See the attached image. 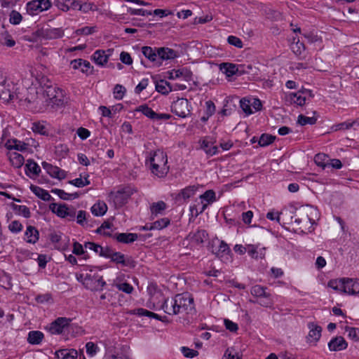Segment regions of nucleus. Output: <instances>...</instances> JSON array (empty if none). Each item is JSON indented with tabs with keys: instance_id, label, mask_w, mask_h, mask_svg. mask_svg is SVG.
<instances>
[{
	"instance_id": "50",
	"label": "nucleus",
	"mask_w": 359,
	"mask_h": 359,
	"mask_svg": "<svg viewBox=\"0 0 359 359\" xmlns=\"http://www.w3.org/2000/svg\"><path fill=\"white\" fill-rule=\"evenodd\" d=\"M97 31V27L96 26H86L81 28L77 29L75 31V34L76 35H83L88 36L90 35Z\"/></svg>"
},
{
	"instance_id": "32",
	"label": "nucleus",
	"mask_w": 359,
	"mask_h": 359,
	"mask_svg": "<svg viewBox=\"0 0 359 359\" xmlns=\"http://www.w3.org/2000/svg\"><path fill=\"white\" fill-rule=\"evenodd\" d=\"M288 100L290 102L295 104L298 106H303L305 104L306 97L304 92L298 91L297 93H290L287 95Z\"/></svg>"
},
{
	"instance_id": "53",
	"label": "nucleus",
	"mask_w": 359,
	"mask_h": 359,
	"mask_svg": "<svg viewBox=\"0 0 359 359\" xmlns=\"http://www.w3.org/2000/svg\"><path fill=\"white\" fill-rule=\"evenodd\" d=\"M166 208V204L163 201L154 203L151 206V212L153 215H158Z\"/></svg>"
},
{
	"instance_id": "18",
	"label": "nucleus",
	"mask_w": 359,
	"mask_h": 359,
	"mask_svg": "<svg viewBox=\"0 0 359 359\" xmlns=\"http://www.w3.org/2000/svg\"><path fill=\"white\" fill-rule=\"evenodd\" d=\"M308 328L309 332L307 336V342L316 345L321 337L322 328L314 323H309Z\"/></svg>"
},
{
	"instance_id": "60",
	"label": "nucleus",
	"mask_w": 359,
	"mask_h": 359,
	"mask_svg": "<svg viewBox=\"0 0 359 359\" xmlns=\"http://www.w3.org/2000/svg\"><path fill=\"white\" fill-rule=\"evenodd\" d=\"M87 217H90V215L86 211L79 210L77 215L76 214L75 218H76V222L79 224L84 226L87 224Z\"/></svg>"
},
{
	"instance_id": "55",
	"label": "nucleus",
	"mask_w": 359,
	"mask_h": 359,
	"mask_svg": "<svg viewBox=\"0 0 359 359\" xmlns=\"http://www.w3.org/2000/svg\"><path fill=\"white\" fill-rule=\"evenodd\" d=\"M127 12L133 15L148 16L152 14V11H147L142 8H133L131 7L127 8Z\"/></svg>"
},
{
	"instance_id": "26",
	"label": "nucleus",
	"mask_w": 359,
	"mask_h": 359,
	"mask_svg": "<svg viewBox=\"0 0 359 359\" xmlns=\"http://www.w3.org/2000/svg\"><path fill=\"white\" fill-rule=\"evenodd\" d=\"M281 216L283 224H289L290 222L289 219L287 217V212H278L273 209L266 213V217L271 221L280 224Z\"/></svg>"
},
{
	"instance_id": "1",
	"label": "nucleus",
	"mask_w": 359,
	"mask_h": 359,
	"mask_svg": "<svg viewBox=\"0 0 359 359\" xmlns=\"http://www.w3.org/2000/svg\"><path fill=\"white\" fill-rule=\"evenodd\" d=\"M145 165L151 174L158 178H164L170 170L167 154L160 149L147 152Z\"/></svg>"
},
{
	"instance_id": "33",
	"label": "nucleus",
	"mask_w": 359,
	"mask_h": 359,
	"mask_svg": "<svg viewBox=\"0 0 359 359\" xmlns=\"http://www.w3.org/2000/svg\"><path fill=\"white\" fill-rule=\"evenodd\" d=\"M90 210L93 215L101 217L107 212V205L104 201H98L91 207Z\"/></svg>"
},
{
	"instance_id": "52",
	"label": "nucleus",
	"mask_w": 359,
	"mask_h": 359,
	"mask_svg": "<svg viewBox=\"0 0 359 359\" xmlns=\"http://www.w3.org/2000/svg\"><path fill=\"white\" fill-rule=\"evenodd\" d=\"M88 177L89 175H87L86 177H84L83 178H82L81 177L76 178L74 180H70L69 183L76 187L81 188L90 184V182L88 180Z\"/></svg>"
},
{
	"instance_id": "43",
	"label": "nucleus",
	"mask_w": 359,
	"mask_h": 359,
	"mask_svg": "<svg viewBox=\"0 0 359 359\" xmlns=\"http://www.w3.org/2000/svg\"><path fill=\"white\" fill-rule=\"evenodd\" d=\"M266 287L259 285H254L250 289V293L252 296L262 298V297H268L269 293L266 292Z\"/></svg>"
},
{
	"instance_id": "12",
	"label": "nucleus",
	"mask_w": 359,
	"mask_h": 359,
	"mask_svg": "<svg viewBox=\"0 0 359 359\" xmlns=\"http://www.w3.org/2000/svg\"><path fill=\"white\" fill-rule=\"evenodd\" d=\"M215 140L210 136H205L198 141L199 149L203 150L208 156H212L219 153L218 147L215 145Z\"/></svg>"
},
{
	"instance_id": "62",
	"label": "nucleus",
	"mask_w": 359,
	"mask_h": 359,
	"mask_svg": "<svg viewBox=\"0 0 359 359\" xmlns=\"http://www.w3.org/2000/svg\"><path fill=\"white\" fill-rule=\"evenodd\" d=\"M181 352L183 355L186 358H193L198 355V352L194 349L189 348L186 346H182L180 348Z\"/></svg>"
},
{
	"instance_id": "9",
	"label": "nucleus",
	"mask_w": 359,
	"mask_h": 359,
	"mask_svg": "<svg viewBox=\"0 0 359 359\" xmlns=\"http://www.w3.org/2000/svg\"><path fill=\"white\" fill-rule=\"evenodd\" d=\"M177 311L179 313H191L194 311V298L189 293L177 294Z\"/></svg>"
},
{
	"instance_id": "40",
	"label": "nucleus",
	"mask_w": 359,
	"mask_h": 359,
	"mask_svg": "<svg viewBox=\"0 0 359 359\" xmlns=\"http://www.w3.org/2000/svg\"><path fill=\"white\" fill-rule=\"evenodd\" d=\"M208 234L205 230H198L194 233H189L190 240L196 243H203L206 239Z\"/></svg>"
},
{
	"instance_id": "20",
	"label": "nucleus",
	"mask_w": 359,
	"mask_h": 359,
	"mask_svg": "<svg viewBox=\"0 0 359 359\" xmlns=\"http://www.w3.org/2000/svg\"><path fill=\"white\" fill-rule=\"evenodd\" d=\"M328 348L330 351H341L345 350L348 346V343L343 337L339 336L333 337L328 342Z\"/></svg>"
},
{
	"instance_id": "45",
	"label": "nucleus",
	"mask_w": 359,
	"mask_h": 359,
	"mask_svg": "<svg viewBox=\"0 0 359 359\" xmlns=\"http://www.w3.org/2000/svg\"><path fill=\"white\" fill-rule=\"evenodd\" d=\"M9 159L12 165L15 168H20L24 163V157L17 152L11 153Z\"/></svg>"
},
{
	"instance_id": "29",
	"label": "nucleus",
	"mask_w": 359,
	"mask_h": 359,
	"mask_svg": "<svg viewBox=\"0 0 359 359\" xmlns=\"http://www.w3.org/2000/svg\"><path fill=\"white\" fill-rule=\"evenodd\" d=\"M158 60L161 62L163 60H172L177 57V52L169 48H158Z\"/></svg>"
},
{
	"instance_id": "47",
	"label": "nucleus",
	"mask_w": 359,
	"mask_h": 359,
	"mask_svg": "<svg viewBox=\"0 0 359 359\" xmlns=\"http://www.w3.org/2000/svg\"><path fill=\"white\" fill-rule=\"evenodd\" d=\"M328 156L325 154H318L314 157L315 163L323 169L327 168Z\"/></svg>"
},
{
	"instance_id": "7",
	"label": "nucleus",
	"mask_w": 359,
	"mask_h": 359,
	"mask_svg": "<svg viewBox=\"0 0 359 359\" xmlns=\"http://www.w3.org/2000/svg\"><path fill=\"white\" fill-rule=\"evenodd\" d=\"M49 209L57 217L65 218L69 221H74L76 217V210L73 207H69L65 204L50 203Z\"/></svg>"
},
{
	"instance_id": "10",
	"label": "nucleus",
	"mask_w": 359,
	"mask_h": 359,
	"mask_svg": "<svg viewBox=\"0 0 359 359\" xmlns=\"http://www.w3.org/2000/svg\"><path fill=\"white\" fill-rule=\"evenodd\" d=\"M16 90L17 88L13 83L4 80L0 82V99L5 102L19 99Z\"/></svg>"
},
{
	"instance_id": "63",
	"label": "nucleus",
	"mask_w": 359,
	"mask_h": 359,
	"mask_svg": "<svg viewBox=\"0 0 359 359\" xmlns=\"http://www.w3.org/2000/svg\"><path fill=\"white\" fill-rule=\"evenodd\" d=\"M116 287L126 294H131L134 290L133 287L128 283H117Z\"/></svg>"
},
{
	"instance_id": "24",
	"label": "nucleus",
	"mask_w": 359,
	"mask_h": 359,
	"mask_svg": "<svg viewBox=\"0 0 359 359\" xmlns=\"http://www.w3.org/2000/svg\"><path fill=\"white\" fill-rule=\"evenodd\" d=\"M57 359H77L78 351L74 348H62L54 353Z\"/></svg>"
},
{
	"instance_id": "14",
	"label": "nucleus",
	"mask_w": 359,
	"mask_h": 359,
	"mask_svg": "<svg viewBox=\"0 0 359 359\" xmlns=\"http://www.w3.org/2000/svg\"><path fill=\"white\" fill-rule=\"evenodd\" d=\"M92 270H90V273H85L86 274V287L91 290H101L106 284L102 276L97 273H91Z\"/></svg>"
},
{
	"instance_id": "54",
	"label": "nucleus",
	"mask_w": 359,
	"mask_h": 359,
	"mask_svg": "<svg viewBox=\"0 0 359 359\" xmlns=\"http://www.w3.org/2000/svg\"><path fill=\"white\" fill-rule=\"evenodd\" d=\"M86 353L90 358L95 356L100 350L98 346L92 341L86 343Z\"/></svg>"
},
{
	"instance_id": "35",
	"label": "nucleus",
	"mask_w": 359,
	"mask_h": 359,
	"mask_svg": "<svg viewBox=\"0 0 359 359\" xmlns=\"http://www.w3.org/2000/svg\"><path fill=\"white\" fill-rule=\"evenodd\" d=\"M156 90L163 94L167 95L173 90L172 85L165 80H160L156 83Z\"/></svg>"
},
{
	"instance_id": "23",
	"label": "nucleus",
	"mask_w": 359,
	"mask_h": 359,
	"mask_svg": "<svg viewBox=\"0 0 359 359\" xmlns=\"http://www.w3.org/2000/svg\"><path fill=\"white\" fill-rule=\"evenodd\" d=\"M168 78L171 80L181 79L184 81H188L191 77L190 72L186 68L172 69L168 72Z\"/></svg>"
},
{
	"instance_id": "39",
	"label": "nucleus",
	"mask_w": 359,
	"mask_h": 359,
	"mask_svg": "<svg viewBox=\"0 0 359 359\" xmlns=\"http://www.w3.org/2000/svg\"><path fill=\"white\" fill-rule=\"evenodd\" d=\"M43 337V333L40 331H30L28 333L27 341L31 344H39Z\"/></svg>"
},
{
	"instance_id": "61",
	"label": "nucleus",
	"mask_w": 359,
	"mask_h": 359,
	"mask_svg": "<svg viewBox=\"0 0 359 359\" xmlns=\"http://www.w3.org/2000/svg\"><path fill=\"white\" fill-rule=\"evenodd\" d=\"M9 22L12 25H18L21 22L22 17L21 14L16 11H12L9 15Z\"/></svg>"
},
{
	"instance_id": "48",
	"label": "nucleus",
	"mask_w": 359,
	"mask_h": 359,
	"mask_svg": "<svg viewBox=\"0 0 359 359\" xmlns=\"http://www.w3.org/2000/svg\"><path fill=\"white\" fill-rule=\"evenodd\" d=\"M291 49L296 55H301L305 50V46L299 39L296 41L294 38V42L291 44Z\"/></svg>"
},
{
	"instance_id": "25",
	"label": "nucleus",
	"mask_w": 359,
	"mask_h": 359,
	"mask_svg": "<svg viewBox=\"0 0 359 359\" xmlns=\"http://www.w3.org/2000/svg\"><path fill=\"white\" fill-rule=\"evenodd\" d=\"M248 253L253 259H263L265 257L266 248L262 247L259 244L248 245Z\"/></svg>"
},
{
	"instance_id": "8",
	"label": "nucleus",
	"mask_w": 359,
	"mask_h": 359,
	"mask_svg": "<svg viewBox=\"0 0 359 359\" xmlns=\"http://www.w3.org/2000/svg\"><path fill=\"white\" fill-rule=\"evenodd\" d=\"M191 105L186 98H177L171 104V111L180 118H186L191 114Z\"/></svg>"
},
{
	"instance_id": "38",
	"label": "nucleus",
	"mask_w": 359,
	"mask_h": 359,
	"mask_svg": "<svg viewBox=\"0 0 359 359\" xmlns=\"http://www.w3.org/2000/svg\"><path fill=\"white\" fill-rule=\"evenodd\" d=\"M50 192L56 194L60 198L66 201L75 199L79 197V194L77 193L69 194L65 192L64 190L59 189H52Z\"/></svg>"
},
{
	"instance_id": "22",
	"label": "nucleus",
	"mask_w": 359,
	"mask_h": 359,
	"mask_svg": "<svg viewBox=\"0 0 359 359\" xmlns=\"http://www.w3.org/2000/svg\"><path fill=\"white\" fill-rule=\"evenodd\" d=\"M55 6L62 11H68L70 8H81L80 3L76 0H55Z\"/></svg>"
},
{
	"instance_id": "37",
	"label": "nucleus",
	"mask_w": 359,
	"mask_h": 359,
	"mask_svg": "<svg viewBox=\"0 0 359 359\" xmlns=\"http://www.w3.org/2000/svg\"><path fill=\"white\" fill-rule=\"evenodd\" d=\"M116 238L120 243H130L137 240V235L133 233H120L116 235Z\"/></svg>"
},
{
	"instance_id": "28",
	"label": "nucleus",
	"mask_w": 359,
	"mask_h": 359,
	"mask_svg": "<svg viewBox=\"0 0 359 359\" xmlns=\"http://www.w3.org/2000/svg\"><path fill=\"white\" fill-rule=\"evenodd\" d=\"M50 241L54 244L55 248L59 250H65L67 248V241L62 239L60 233H53L50 234Z\"/></svg>"
},
{
	"instance_id": "36",
	"label": "nucleus",
	"mask_w": 359,
	"mask_h": 359,
	"mask_svg": "<svg viewBox=\"0 0 359 359\" xmlns=\"http://www.w3.org/2000/svg\"><path fill=\"white\" fill-rule=\"evenodd\" d=\"M219 69L228 77L235 75L238 70V67L236 65L228 62L220 64Z\"/></svg>"
},
{
	"instance_id": "19",
	"label": "nucleus",
	"mask_w": 359,
	"mask_h": 359,
	"mask_svg": "<svg viewBox=\"0 0 359 359\" xmlns=\"http://www.w3.org/2000/svg\"><path fill=\"white\" fill-rule=\"evenodd\" d=\"M177 294L171 299H165L161 305V309L168 315H177Z\"/></svg>"
},
{
	"instance_id": "21",
	"label": "nucleus",
	"mask_w": 359,
	"mask_h": 359,
	"mask_svg": "<svg viewBox=\"0 0 359 359\" xmlns=\"http://www.w3.org/2000/svg\"><path fill=\"white\" fill-rule=\"evenodd\" d=\"M142 53L154 66L159 67L161 65V62L158 60V50L156 51L149 46H143L142 48Z\"/></svg>"
},
{
	"instance_id": "13",
	"label": "nucleus",
	"mask_w": 359,
	"mask_h": 359,
	"mask_svg": "<svg viewBox=\"0 0 359 359\" xmlns=\"http://www.w3.org/2000/svg\"><path fill=\"white\" fill-rule=\"evenodd\" d=\"M134 112H141L147 118L151 120H169L171 115L169 114H157L147 104H144L138 106L134 109Z\"/></svg>"
},
{
	"instance_id": "41",
	"label": "nucleus",
	"mask_w": 359,
	"mask_h": 359,
	"mask_svg": "<svg viewBox=\"0 0 359 359\" xmlns=\"http://www.w3.org/2000/svg\"><path fill=\"white\" fill-rule=\"evenodd\" d=\"M170 220L168 218H161L149 224V227L147 228V229L161 230L167 227L170 224Z\"/></svg>"
},
{
	"instance_id": "3",
	"label": "nucleus",
	"mask_w": 359,
	"mask_h": 359,
	"mask_svg": "<svg viewBox=\"0 0 359 359\" xmlns=\"http://www.w3.org/2000/svg\"><path fill=\"white\" fill-rule=\"evenodd\" d=\"M68 102L65 92L56 86L46 85V107L53 111L62 110Z\"/></svg>"
},
{
	"instance_id": "30",
	"label": "nucleus",
	"mask_w": 359,
	"mask_h": 359,
	"mask_svg": "<svg viewBox=\"0 0 359 359\" xmlns=\"http://www.w3.org/2000/svg\"><path fill=\"white\" fill-rule=\"evenodd\" d=\"M44 0H33L27 4V12L31 15H36L43 11L41 6L42 1Z\"/></svg>"
},
{
	"instance_id": "58",
	"label": "nucleus",
	"mask_w": 359,
	"mask_h": 359,
	"mask_svg": "<svg viewBox=\"0 0 359 359\" xmlns=\"http://www.w3.org/2000/svg\"><path fill=\"white\" fill-rule=\"evenodd\" d=\"M32 125L31 129L34 133L45 135V126L43 121H35Z\"/></svg>"
},
{
	"instance_id": "49",
	"label": "nucleus",
	"mask_w": 359,
	"mask_h": 359,
	"mask_svg": "<svg viewBox=\"0 0 359 359\" xmlns=\"http://www.w3.org/2000/svg\"><path fill=\"white\" fill-rule=\"evenodd\" d=\"M275 140V137L269 134H262L258 140V144L260 147H264L272 144Z\"/></svg>"
},
{
	"instance_id": "42",
	"label": "nucleus",
	"mask_w": 359,
	"mask_h": 359,
	"mask_svg": "<svg viewBox=\"0 0 359 359\" xmlns=\"http://www.w3.org/2000/svg\"><path fill=\"white\" fill-rule=\"evenodd\" d=\"M134 314H136L139 316H147L149 318H155L156 320L163 321V318L159 316L158 314H156L155 313H153L151 311H149L145 309L139 308L133 311Z\"/></svg>"
},
{
	"instance_id": "46",
	"label": "nucleus",
	"mask_w": 359,
	"mask_h": 359,
	"mask_svg": "<svg viewBox=\"0 0 359 359\" xmlns=\"http://www.w3.org/2000/svg\"><path fill=\"white\" fill-rule=\"evenodd\" d=\"M64 34L63 30L60 28L46 27V39H53L61 38Z\"/></svg>"
},
{
	"instance_id": "44",
	"label": "nucleus",
	"mask_w": 359,
	"mask_h": 359,
	"mask_svg": "<svg viewBox=\"0 0 359 359\" xmlns=\"http://www.w3.org/2000/svg\"><path fill=\"white\" fill-rule=\"evenodd\" d=\"M25 168L26 172H29V175L32 174L33 175H37L41 171V168L39 165L32 160H27Z\"/></svg>"
},
{
	"instance_id": "11",
	"label": "nucleus",
	"mask_w": 359,
	"mask_h": 359,
	"mask_svg": "<svg viewBox=\"0 0 359 359\" xmlns=\"http://www.w3.org/2000/svg\"><path fill=\"white\" fill-rule=\"evenodd\" d=\"M136 192V189L132 187H124L114 194L113 199L116 205H125L131 196Z\"/></svg>"
},
{
	"instance_id": "59",
	"label": "nucleus",
	"mask_w": 359,
	"mask_h": 359,
	"mask_svg": "<svg viewBox=\"0 0 359 359\" xmlns=\"http://www.w3.org/2000/svg\"><path fill=\"white\" fill-rule=\"evenodd\" d=\"M126 88L121 85L117 84L115 86L114 88V97L116 100H122L125 93H126Z\"/></svg>"
},
{
	"instance_id": "17",
	"label": "nucleus",
	"mask_w": 359,
	"mask_h": 359,
	"mask_svg": "<svg viewBox=\"0 0 359 359\" xmlns=\"http://www.w3.org/2000/svg\"><path fill=\"white\" fill-rule=\"evenodd\" d=\"M70 65L74 69H81V72L86 75L93 74L94 67L89 61L83 59H75L71 61Z\"/></svg>"
},
{
	"instance_id": "15",
	"label": "nucleus",
	"mask_w": 359,
	"mask_h": 359,
	"mask_svg": "<svg viewBox=\"0 0 359 359\" xmlns=\"http://www.w3.org/2000/svg\"><path fill=\"white\" fill-rule=\"evenodd\" d=\"M72 321L71 318L59 317L52 322L48 327V332L51 334H62L67 329Z\"/></svg>"
},
{
	"instance_id": "51",
	"label": "nucleus",
	"mask_w": 359,
	"mask_h": 359,
	"mask_svg": "<svg viewBox=\"0 0 359 359\" xmlns=\"http://www.w3.org/2000/svg\"><path fill=\"white\" fill-rule=\"evenodd\" d=\"M7 148L8 149H15L18 151H24L27 149V144L24 142L18 141L17 140H13L12 142L9 141L6 144Z\"/></svg>"
},
{
	"instance_id": "34",
	"label": "nucleus",
	"mask_w": 359,
	"mask_h": 359,
	"mask_svg": "<svg viewBox=\"0 0 359 359\" xmlns=\"http://www.w3.org/2000/svg\"><path fill=\"white\" fill-rule=\"evenodd\" d=\"M27 243H35L39 240V231L32 226H27L25 233Z\"/></svg>"
},
{
	"instance_id": "56",
	"label": "nucleus",
	"mask_w": 359,
	"mask_h": 359,
	"mask_svg": "<svg viewBox=\"0 0 359 359\" xmlns=\"http://www.w3.org/2000/svg\"><path fill=\"white\" fill-rule=\"evenodd\" d=\"M317 118L314 116L308 117L302 114L299 115L297 122L301 126L313 125L316 123Z\"/></svg>"
},
{
	"instance_id": "2",
	"label": "nucleus",
	"mask_w": 359,
	"mask_h": 359,
	"mask_svg": "<svg viewBox=\"0 0 359 359\" xmlns=\"http://www.w3.org/2000/svg\"><path fill=\"white\" fill-rule=\"evenodd\" d=\"M318 216L316 208L311 205L302 206L297 210L293 215H290V224L294 222L297 225L303 224L305 229L310 230L315 223L316 218Z\"/></svg>"
},
{
	"instance_id": "4",
	"label": "nucleus",
	"mask_w": 359,
	"mask_h": 359,
	"mask_svg": "<svg viewBox=\"0 0 359 359\" xmlns=\"http://www.w3.org/2000/svg\"><path fill=\"white\" fill-rule=\"evenodd\" d=\"M217 201L216 193L212 189L205 191L190 205L189 211L191 215L194 217H198L199 215L202 214L210 205Z\"/></svg>"
},
{
	"instance_id": "64",
	"label": "nucleus",
	"mask_w": 359,
	"mask_h": 359,
	"mask_svg": "<svg viewBox=\"0 0 359 359\" xmlns=\"http://www.w3.org/2000/svg\"><path fill=\"white\" fill-rule=\"evenodd\" d=\"M346 332L349 338L355 341L359 340V328L348 327L346 328Z\"/></svg>"
},
{
	"instance_id": "16",
	"label": "nucleus",
	"mask_w": 359,
	"mask_h": 359,
	"mask_svg": "<svg viewBox=\"0 0 359 359\" xmlns=\"http://www.w3.org/2000/svg\"><path fill=\"white\" fill-rule=\"evenodd\" d=\"M113 50H97L91 55V60L99 67H104L109 57L112 55Z\"/></svg>"
},
{
	"instance_id": "6",
	"label": "nucleus",
	"mask_w": 359,
	"mask_h": 359,
	"mask_svg": "<svg viewBox=\"0 0 359 359\" xmlns=\"http://www.w3.org/2000/svg\"><path fill=\"white\" fill-rule=\"evenodd\" d=\"M240 107L245 113L246 116L261 111L262 104L261 100L255 97H245L240 100Z\"/></svg>"
},
{
	"instance_id": "57",
	"label": "nucleus",
	"mask_w": 359,
	"mask_h": 359,
	"mask_svg": "<svg viewBox=\"0 0 359 359\" xmlns=\"http://www.w3.org/2000/svg\"><path fill=\"white\" fill-rule=\"evenodd\" d=\"M13 208L16 212H18L19 215H22L25 218H28L30 217V211L27 206L14 204L13 205Z\"/></svg>"
},
{
	"instance_id": "31",
	"label": "nucleus",
	"mask_w": 359,
	"mask_h": 359,
	"mask_svg": "<svg viewBox=\"0 0 359 359\" xmlns=\"http://www.w3.org/2000/svg\"><path fill=\"white\" fill-rule=\"evenodd\" d=\"M46 173L52 177L62 180L65 178L66 172L57 166H53L51 164L46 163Z\"/></svg>"
},
{
	"instance_id": "5",
	"label": "nucleus",
	"mask_w": 359,
	"mask_h": 359,
	"mask_svg": "<svg viewBox=\"0 0 359 359\" xmlns=\"http://www.w3.org/2000/svg\"><path fill=\"white\" fill-rule=\"evenodd\" d=\"M328 286L334 290L342 291L348 294H359V279L341 278L331 280L328 283Z\"/></svg>"
},
{
	"instance_id": "27",
	"label": "nucleus",
	"mask_w": 359,
	"mask_h": 359,
	"mask_svg": "<svg viewBox=\"0 0 359 359\" xmlns=\"http://www.w3.org/2000/svg\"><path fill=\"white\" fill-rule=\"evenodd\" d=\"M200 186L190 185L182 189L177 195L178 199H183L184 201L193 197L198 191Z\"/></svg>"
}]
</instances>
